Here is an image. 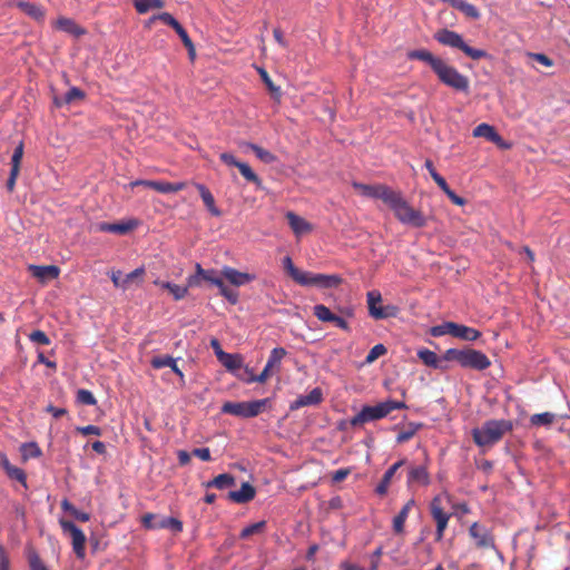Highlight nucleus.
<instances>
[{
	"label": "nucleus",
	"instance_id": "dca6fc26",
	"mask_svg": "<svg viewBox=\"0 0 570 570\" xmlns=\"http://www.w3.org/2000/svg\"><path fill=\"white\" fill-rule=\"evenodd\" d=\"M473 136L483 137L499 147L509 148V145L504 142L503 138L497 132L494 127L485 122L478 125L473 129Z\"/></svg>",
	"mask_w": 570,
	"mask_h": 570
},
{
	"label": "nucleus",
	"instance_id": "603ef678",
	"mask_svg": "<svg viewBox=\"0 0 570 570\" xmlns=\"http://www.w3.org/2000/svg\"><path fill=\"white\" fill-rule=\"evenodd\" d=\"M420 428H421V424L410 423L406 429L402 430L397 434L396 442L397 443L407 442L415 435V433L419 431Z\"/></svg>",
	"mask_w": 570,
	"mask_h": 570
},
{
	"label": "nucleus",
	"instance_id": "f704fd0d",
	"mask_svg": "<svg viewBox=\"0 0 570 570\" xmlns=\"http://www.w3.org/2000/svg\"><path fill=\"white\" fill-rule=\"evenodd\" d=\"M453 8L458 9L462 13H464L466 17L472 19H479L480 18V11L478 8L469 2H465L463 0H446Z\"/></svg>",
	"mask_w": 570,
	"mask_h": 570
},
{
	"label": "nucleus",
	"instance_id": "f03ea898",
	"mask_svg": "<svg viewBox=\"0 0 570 570\" xmlns=\"http://www.w3.org/2000/svg\"><path fill=\"white\" fill-rule=\"evenodd\" d=\"M513 424L509 420H488L481 428L472 430V438L478 446H492L498 443L505 433L511 432Z\"/></svg>",
	"mask_w": 570,
	"mask_h": 570
},
{
	"label": "nucleus",
	"instance_id": "338daca9",
	"mask_svg": "<svg viewBox=\"0 0 570 570\" xmlns=\"http://www.w3.org/2000/svg\"><path fill=\"white\" fill-rule=\"evenodd\" d=\"M110 278L116 287L126 289L125 282H124V275H122L121 271H111Z\"/></svg>",
	"mask_w": 570,
	"mask_h": 570
},
{
	"label": "nucleus",
	"instance_id": "c85d7f7f",
	"mask_svg": "<svg viewBox=\"0 0 570 570\" xmlns=\"http://www.w3.org/2000/svg\"><path fill=\"white\" fill-rule=\"evenodd\" d=\"M218 361L230 372H236L243 367V357L239 354L219 351Z\"/></svg>",
	"mask_w": 570,
	"mask_h": 570
},
{
	"label": "nucleus",
	"instance_id": "2f4dec72",
	"mask_svg": "<svg viewBox=\"0 0 570 570\" xmlns=\"http://www.w3.org/2000/svg\"><path fill=\"white\" fill-rule=\"evenodd\" d=\"M452 328V336L464 341H476L481 336V333L478 330L462 324L454 323V327Z\"/></svg>",
	"mask_w": 570,
	"mask_h": 570
},
{
	"label": "nucleus",
	"instance_id": "20e7f679",
	"mask_svg": "<svg viewBox=\"0 0 570 570\" xmlns=\"http://www.w3.org/2000/svg\"><path fill=\"white\" fill-rule=\"evenodd\" d=\"M444 358L446 361H455L462 367L478 371H483L491 365V361L483 352L473 348H449L444 354Z\"/></svg>",
	"mask_w": 570,
	"mask_h": 570
},
{
	"label": "nucleus",
	"instance_id": "1a4fd4ad",
	"mask_svg": "<svg viewBox=\"0 0 570 570\" xmlns=\"http://www.w3.org/2000/svg\"><path fill=\"white\" fill-rule=\"evenodd\" d=\"M368 314L374 320H386L390 317H396L399 314V307L395 305L375 306V303L382 302V295L379 291H370L366 294Z\"/></svg>",
	"mask_w": 570,
	"mask_h": 570
},
{
	"label": "nucleus",
	"instance_id": "2eb2a0df",
	"mask_svg": "<svg viewBox=\"0 0 570 570\" xmlns=\"http://www.w3.org/2000/svg\"><path fill=\"white\" fill-rule=\"evenodd\" d=\"M469 534L472 539H474L476 548L491 549L495 547L494 538L491 531L478 522H474L470 527Z\"/></svg>",
	"mask_w": 570,
	"mask_h": 570
},
{
	"label": "nucleus",
	"instance_id": "7ed1b4c3",
	"mask_svg": "<svg viewBox=\"0 0 570 570\" xmlns=\"http://www.w3.org/2000/svg\"><path fill=\"white\" fill-rule=\"evenodd\" d=\"M404 402L387 400L376 405H365L362 410L350 420L352 426H360L365 423L381 420L387 416L394 410L405 409Z\"/></svg>",
	"mask_w": 570,
	"mask_h": 570
},
{
	"label": "nucleus",
	"instance_id": "052dcab7",
	"mask_svg": "<svg viewBox=\"0 0 570 570\" xmlns=\"http://www.w3.org/2000/svg\"><path fill=\"white\" fill-rule=\"evenodd\" d=\"M527 56L547 68H550L554 65L553 60L544 53L528 52Z\"/></svg>",
	"mask_w": 570,
	"mask_h": 570
},
{
	"label": "nucleus",
	"instance_id": "69168bd1",
	"mask_svg": "<svg viewBox=\"0 0 570 570\" xmlns=\"http://www.w3.org/2000/svg\"><path fill=\"white\" fill-rule=\"evenodd\" d=\"M20 169L11 168L9 178L7 180L6 187L9 193H12L16 187V181L19 176Z\"/></svg>",
	"mask_w": 570,
	"mask_h": 570
},
{
	"label": "nucleus",
	"instance_id": "a19ab883",
	"mask_svg": "<svg viewBox=\"0 0 570 570\" xmlns=\"http://www.w3.org/2000/svg\"><path fill=\"white\" fill-rule=\"evenodd\" d=\"M235 484V478L232 474L223 473L215 476L207 483V487H214L217 489H226Z\"/></svg>",
	"mask_w": 570,
	"mask_h": 570
},
{
	"label": "nucleus",
	"instance_id": "79ce46f5",
	"mask_svg": "<svg viewBox=\"0 0 570 570\" xmlns=\"http://www.w3.org/2000/svg\"><path fill=\"white\" fill-rule=\"evenodd\" d=\"M157 529H170L175 533L183 531V522L173 517H165L157 521Z\"/></svg>",
	"mask_w": 570,
	"mask_h": 570
},
{
	"label": "nucleus",
	"instance_id": "ea45409f",
	"mask_svg": "<svg viewBox=\"0 0 570 570\" xmlns=\"http://www.w3.org/2000/svg\"><path fill=\"white\" fill-rule=\"evenodd\" d=\"M61 509L65 512L70 513L75 519L81 522H87L90 520V514L87 512L79 511L71 502L67 499L62 500Z\"/></svg>",
	"mask_w": 570,
	"mask_h": 570
},
{
	"label": "nucleus",
	"instance_id": "3c124183",
	"mask_svg": "<svg viewBox=\"0 0 570 570\" xmlns=\"http://www.w3.org/2000/svg\"><path fill=\"white\" fill-rule=\"evenodd\" d=\"M248 146L263 163L272 164L276 160V157L271 151L254 144H249Z\"/></svg>",
	"mask_w": 570,
	"mask_h": 570
},
{
	"label": "nucleus",
	"instance_id": "c756f323",
	"mask_svg": "<svg viewBox=\"0 0 570 570\" xmlns=\"http://www.w3.org/2000/svg\"><path fill=\"white\" fill-rule=\"evenodd\" d=\"M56 27L59 30H62V31L70 33L75 37H80L86 33V30L82 27L77 24L72 19L66 18V17L59 18L56 21Z\"/></svg>",
	"mask_w": 570,
	"mask_h": 570
},
{
	"label": "nucleus",
	"instance_id": "5fc2aeb1",
	"mask_svg": "<svg viewBox=\"0 0 570 570\" xmlns=\"http://www.w3.org/2000/svg\"><path fill=\"white\" fill-rule=\"evenodd\" d=\"M145 275V268L138 267L135 271L124 276L125 288L127 289L134 283H141L142 276Z\"/></svg>",
	"mask_w": 570,
	"mask_h": 570
},
{
	"label": "nucleus",
	"instance_id": "6ab92c4d",
	"mask_svg": "<svg viewBox=\"0 0 570 570\" xmlns=\"http://www.w3.org/2000/svg\"><path fill=\"white\" fill-rule=\"evenodd\" d=\"M431 482L430 474L425 464L411 465L407 471V484H419L426 487Z\"/></svg>",
	"mask_w": 570,
	"mask_h": 570
},
{
	"label": "nucleus",
	"instance_id": "bf43d9fd",
	"mask_svg": "<svg viewBox=\"0 0 570 570\" xmlns=\"http://www.w3.org/2000/svg\"><path fill=\"white\" fill-rule=\"evenodd\" d=\"M77 401L85 405H95L97 403L96 397L94 394L85 389H80L77 392Z\"/></svg>",
	"mask_w": 570,
	"mask_h": 570
},
{
	"label": "nucleus",
	"instance_id": "0e129e2a",
	"mask_svg": "<svg viewBox=\"0 0 570 570\" xmlns=\"http://www.w3.org/2000/svg\"><path fill=\"white\" fill-rule=\"evenodd\" d=\"M156 515L154 513H146L141 518V524L148 530L157 529V521L155 522Z\"/></svg>",
	"mask_w": 570,
	"mask_h": 570
},
{
	"label": "nucleus",
	"instance_id": "6e6552de",
	"mask_svg": "<svg viewBox=\"0 0 570 570\" xmlns=\"http://www.w3.org/2000/svg\"><path fill=\"white\" fill-rule=\"evenodd\" d=\"M434 72L439 80L448 87L464 92L469 90V78L460 73L454 67L448 65L444 60L440 61L434 69Z\"/></svg>",
	"mask_w": 570,
	"mask_h": 570
},
{
	"label": "nucleus",
	"instance_id": "774afa93",
	"mask_svg": "<svg viewBox=\"0 0 570 570\" xmlns=\"http://www.w3.org/2000/svg\"><path fill=\"white\" fill-rule=\"evenodd\" d=\"M219 158L220 160L228 165V166H234V167H237L238 168V165L242 164V161H238L232 154L229 153H222L219 155Z\"/></svg>",
	"mask_w": 570,
	"mask_h": 570
},
{
	"label": "nucleus",
	"instance_id": "de8ad7c7",
	"mask_svg": "<svg viewBox=\"0 0 570 570\" xmlns=\"http://www.w3.org/2000/svg\"><path fill=\"white\" fill-rule=\"evenodd\" d=\"M283 265L288 275L297 283L299 284L301 277H303L305 271H301L293 264V261L289 256L284 257Z\"/></svg>",
	"mask_w": 570,
	"mask_h": 570
},
{
	"label": "nucleus",
	"instance_id": "09e8293b",
	"mask_svg": "<svg viewBox=\"0 0 570 570\" xmlns=\"http://www.w3.org/2000/svg\"><path fill=\"white\" fill-rule=\"evenodd\" d=\"M27 559L30 570H48L35 549L28 550Z\"/></svg>",
	"mask_w": 570,
	"mask_h": 570
},
{
	"label": "nucleus",
	"instance_id": "4468645a",
	"mask_svg": "<svg viewBox=\"0 0 570 570\" xmlns=\"http://www.w3.org/2000/svg\"><path fill=\"white\" fill-rule=\"evenodd\" d=\"M313 314L321 322L333 323L336 327L343 330L344 332H351V326L347 321L344 317L333 313L327 306L323 304L315 305L313 307Z\"/></svg>",
	"mask_w": 570,
	"mask_h": 570
},
{
	"label": "nucleus",
	"instance_id": "e2e57ef3",
	"mask_svg": "<svg viewBox=\"0 0 570 570\" xmlns=\"http://www.w3.org/2000/svg\"><path fill=\"white\" fill-rule=\"evenodd\" d=\"M23 157V142L20 141L14 148L11 157V168L20 169L21 159Z\"/></svg>",
	"mask_w": 570,
	"mask_h": 570
},
{
	"label": "nucleus",
	"instance_id": "13d9d810",
	"mask_svg": "<svg viewBox=\"0 0 570 570\" xmlns=\"http://www.w3.org/2000/svg\"><path fill=\"white\" fill-rule=\"evenodd\" d=\"M8 478L11 479V480H16L18 481L19 483H21L24 488H28V484H27V474L26 472L18 468V466H13L12 469H10L8 472H6Z\"/></svg>",
	"mask_w": 570,
	"mask_h": 570
},
{
	"label": "nucleus",
	"instance_id": "412c9836",
	"mask_svg": "<svg viewBox=\"0 0 570 570\" xmlns=\"http://www.w3.org/2000/svg\"><path fill=\"white\" fill-rule=\"evenodd\" d=\"M323 401V392L320 387L313 389L308 394L298 396L289 406L292 411L303 406L317 405Z\"/></svg>",
	"mask_w": 570,
	"mask_h": 570
},
{
	"label": "nucleus",
	"instance_id": "f3484780",
	"mask_svg": "<svg viewBox=\"0 0 570 570\" xmlns=\"http://www.w3.org/2000/svg\"><path fill=\"white\" fill-rule=\"evenodd\" d=\"M32 276L41 283L58 278L60 268L56 265H30Z\"/></svg>",
	"mask_w": 570,
	"mask_h": 570
},
{
	"label": "nucleus",
	"instance_id": "49530a36",
	"mask_svg": "<svg viewBox=\"0 0 570 570\" xmlns=\"http://www.w3.org/2000/svg\"><path fill=\"white\" fill-rule=\"evenodd\" d=\"M417 356L426 366L439 367V357L433 351L422 348L417 352Z\"/></svg>",
	"mask_w": 570,
	"mask_h": 570
},
{
	"label": "nucleus",
	"instance_id": "9d476101",
	"mask_svg": "<svg viewBox=\"0 0 570 570\" xmlns=\"http://www.w3.org/2000/svg\"><path fill=\"white\" fill-rule=\"evenodd\" d=\"M430 513L436 523L435 540L441 541L448 528L451 514L444 510L441 495H435L430 503Z\"/></svg>",
	"mask_w": 570,
	"mask_h": 570
},
{
	"label": "nucleus",
	"instance_id": "39448f33",
	"mask_svg": "<svg viewBox=\"0 0 570 570\" xmlns=\"http://www.w3.org/2000/svg\"><path fill=\"white\" fill-rule=\"evenodd\" d=\"M434 39L446 47L459 49L463 51L469 58L473 60H480L482 58L488 57V52L482 49H475L470 47L455 31L449 30L446 28L440 29L434 33Z\"/></svg>",
	"mask_w": 570,
	"mask_h": 570
},
{
	"label": "nucleus",
	"instance_id": "393cba45",
	"mask_svg": "<svg viewBox=\"0 0 570 570\" xmlns=\"http://www.w3.org/2000/svg\"><path fill=\"white\" fill-rule=\"evenodd\" d=\"M405 464V459H402L397 462H395L393 465H391L386 472L384 473L381 482L377 484L376 487V493L380 494V495H384L386 494L387 490H389V487H390V483L394 476V474L396 473V471Z\"/></svg>",
	"mask_w": 570,
	"mask_h": 570
},
{
	"label": "nucleus",
	"instance_id": "7c9ffc66",
	"mask_svg": "<svg viewBox=\"0 0 570 570\" xmlns=\"http://www.w3.org/2000/svg\"><path fill=\"white\" fill-rule=\"evenodd\" d=\"M17 8H19L23 13L29 16L30 18L41 21L45 18V10L41 6H38L32 2L28 1H17L16 2Z\"/></svg>",
	"mask_w": 570,
	"mask_h": 570
},
{
	"label": "nucleus",
	"instance_id": "c03bdc74",
	"mask_svg": "<svg viewBox=\"0 0 570 570\" xmlns=\"http://www.w3.org/2000/svg\"><path fill=\"white\" fill-rule=\"evenodd\" d=\"M20 452L23 461L33 458H39L41 455V450L36 442L21 444Z\"/></svg>",
	"mask_w": 570,
	"mask_h": 570
},
{
	"label": "nucleus",
	"instance_id": "5701e85b",
	"mask_svg": "<svg viewBox=\"0 0 570 570\" xmlns=\"http://www.w3.org/2000/svg\"><path fill=\"white\" fill-rule=\"evenodd\" d=\"M194 185H195L196 189L199 191V195L204 202V205L208 209V212L213 216L219 217L222 215V212L216 206L215 198H214L213 194L210 193V190L203 184L195 183Z\"/></svg>",
	"mask_w": 570,
	"mask_h": 570
},
{
	"label": "nucleus",
	"instance_id": "423d86ee",
	"mask_svg": "<svg viewBox=\"0 0 570 570\" xmlns=\"http://www.w3.org/2000/svg\"><path fill=\"white\" fill-rule=\"evenodd\" d=\"M196 275L188 278L189 286L199 285V278H202L218 287L219 294L224 296L230 304H236L238 302V292L226 286L223 278L217 275L215 269H204L200 264H196Z\"/></svg>",
	"mask_w": 570,
	"mask_h": 570
},
{
	"label": "nucleus",
	"instance_id": "b1692460",
	"mask_svg": "<svg viewBox=\"0 0 570 570\" xmlns=\"http://www.w3.org/2000/svg\"><path fill=\"white\" fill-rule=\"evenodd\" d=\"M406 56H407V59H410V60H420V61L428 63L432 68L433 71L436 68V66L440 63V61L442 60L441 58L434 56L432 52H430L426 49L411 50L407 52Z\"/></svg>",
	"mask_w": 570,
	"mask_h": 570
},
{
	"label": "nucleus",
	"instance_id": "4be33fe9",
	"mask_svg": "<svg viewBox=\"0 0 570 570\" xmlns=\"http://www.w3.org/2000/svg\"><path fill=\"white\" fill-rule=\"evenodd\" d=\"M255 488L248 482H244L239 490L230 491L228 498L236 503H247L255 497Z\"/></svg>",
	"mask_w": 570,
	"mask_h": 570
},
{
	"label": "nucleus",
	"instance_id": "c9c22d12",
	"mask_svg": "<svg viewBox=\"0 0 570 570\" xmlns=\"http://www.w3.org/2000/svg\"><path fill=\"white\" fill-rule=\"evenodd\" d=\"M130 186H146L161 194L170 193V183L164 180H135L130 183Z\"/></svg>",
	"mask_w": 570,
	"mask_h": 570
},
{
	"label": "nucleus",
	"instance_id": "864d4df0",
	"mask_svg": "<svg viewBox=\"0 0 570 570\" xmlns=\"http://www.w3.org/2000/svg\"><path fill=\"white\" fill-rule=\"evenodd\" d=\"M265 527H266L265 521H259V522L249 524L242 530L239 537L242 539H247L250 535L262 533L264 531Z\"/></svg>",
	"mask_w": 570,
	"mask_h": 570
},
{
	"label": "nucleus",
	"instance_id": "473e14b6",
	"mask_svg": "<svg viewBox=\"0 0 570 570\" xmlns=\"http://www.w3.org/2000/svg\"><path fill=\"white\" fill-rule=\"evenodd\" d=\"M287 352L284 347H274L268 356L266 367L272 370L274 373L281 371L282 360L286 356Z\"/></svg>",
	"mask_w": 570,
	"mask_h": 570
},
{
	"label": "nucleus",
	"instance_id": "a18cd8bd",
	"mask_svg": "<svg viewBox=\"0 0 570 570\" xmlns=\"http://www.w3.org/2000/svg\"><path fill=\"white\" fill-rule=\"evenodd\" d=\"M155 284L159 285L163 288H167L170 292V294L175 297V299H181L187 294V287H185V286H179L176 284H171L169 282H159V281L155 282Z\"/></svg>",
	"mask_w": 570,
	"mask_h": 570
},
{
	"label": "nucleus",
	"instance_id": "e433bc0d",
	"mask_svg": "<svg viewBox=\"0 0 570 570\" xmlns=\"http://www.w3.org/2000/svg\"><path fill=\"white\" fill-rule=\"evenodd\" d=\"M247 372H248V376L238 375V380H240L247 384H250L254 382L265 383L272 375L275 374L272 370H269L266 366L258 375H255L254 371H247Z\"/></svg>",
	"mask_w": 570,
	"mask_h": 570
},
{
	"label": "nucleus",
	"instance_id": "a211bd4d",
	"mask_svg": "<svg viewBox=\"0 0 570 570\" xmlns=\"http://www.w3.org/2000/svg\"><path fill=\"white\" fill-rule=\"evenodd\" d=\"M286 219L291 229L297 237L308 234L313 230V225L294 212H287Z\"/></svg>",
	"mask_w": 570,
	"mask_h": 570
},
{
	"label": "nucleus",
	"instance_id": "f8f14e48",
	"mask_svg": "<svg viewBox=\"0 0 570 570\" xmlns=\"http://www.w3.org/2000/svg\"><path fill=\"white\" fill-rule=\"evenodd\" d=\"M341 283L342 278L338 275L315 274L311 272H305L299 279V285L302 286H316L320 288L337 287Z\"/></svg>",
	"mask_w": 570,
	"mask_h": 570
},
{
	"label": "nucleus",
	"instance_id": "58836bf2",
	"mask_svg": "<svg viewBox=\"0 0 570 570\" xmlns=\"http://www.w3.org/2000/svg\"><path fill=\"white\" fill-rule=\"evenodd\" d=\"M554 413L543 412L531 415L530 423L533 426H550L554 422Z\"/></svg>",
	"mask_w": 570,
	"mask_h": 570
},
{
	"label": "nucleus",
	"instance_id": "a878e982",
	"mask_svg": "<svg viewBox=\"0 0 570 570\" xmlns=\"http://www.w3.org/2000/svg\"><path fill=\"white\" fill-rule=\"evenodd\" d=\"M137 226L136 222H127V223H100L98 225V230L105 232V233H114V234H127L128 232L132 230Z\"/></svg>",
	"mask_w": 570,
	"mask_h": 570
},
{
	"label": "nucleus",
	"instance_id": "ddd939ff",
	"mask_svg": "<svg viewBox=\"0 0 570 570\" xmlns=\"http://www.w3.org/2000/svg\"><path fill=\"white\" fill-rule=\"evenodd\" d=\"M341 283L342 278L338 275L315 274L311 272H305L299 279V285L302 286H316L320 288L337 287Z\"/></svg>",
	"mask_w": 570,
	"mask_h": 570
},
{
	"label": "nucleus",
	"instance_id": "8fccbe9b",
	"mask_svg": "<svg viewBox=\"0 0 570 570\" xmlns=\"http://www.w3.org/2000/svg\"><path fill=\"white\" fill-rule=\"evenodd\" d=\"M238 169L247 181L255 184L257 187L262 186V179L253 171V169L246 163H242L240 165H238Z\"/></svg>",
	"mask_w": 570,
	"mask_h": 570
},
{
	"label": "nucleus",
	"instance_id": "37998d69",
	"mask_svg": "<svg viewBox=\"0 0 570 570\" xmlns=\"http://www.w3.org/2000/svg\"><path fill=\"white\" fill-rule=\"evenodd\" d=\"M258 72H259V76H261L263 82L266 85L268 91L271 92L272 97L278 101L282 96L279 87L274 85L268 72L264 68H259Z\"/></svg>",
	"mask_w": 570,
	"mask_h": 570
},
{
	"label": "nucleus",
	"instance_id": "aec40b11",
	"mask_svg": "<svg viewBox=\"0 0 570 570\" xmlns=\"http://www.w3.org/2000/svg\"><path fill=\"white\" fill-rule=\"evenodd\" d=\"M222 275L234 286H243L255 279V275L239 272L229 266L222 269Z\"/></svg>",
	"mask_w": 570,
	"mask_h": 570
},
{
	"label": "nucleus",
	"instance_id": "f257e3e1",
	"mask_svg": "<svg viewBox=\"0 0 570 570\" xmlns=\"http://www.w3.org/2000/svg\"><path fill=\"white\" fill-rule=\"evenodd\" d=\"M352 187L363 197L381 199L393 212L395 218L403 225L423 228L433 216L425 215L421 209L414 208L399 190H393L386 185H366L357 181Z\"/></svg>",
	"mask_w": 570,
	"mask_h": 570
},
{
	"label": "nucleus",
	"instance_id": "72a5a7b5",
	"mask_svg": "<svg viewBox=\"0 0 570 570\" xmlns=\"http://www.w3.org/2000/svg\"><path fill=\"white\" fill-rule=\"evenodd\" d=\"M86 97V94L83 90H81L78 87L70 88L62 99L56 97L55 98V105L57 107H61L62 105H70L75 102L76 100H83Z\"/></svg>",
	"mask_w": 570,
	"mask_h": 570
},
{
	"label": "nucleus",
	"instance_id": "0eeeda50",
	"mask_svg": "<svg viewBox=\"0 0 570 570\" xmlns=\"http://www.w3.org/2000/svg\"><path fill=\"white\" fill-rule=\"evenodd\" d=\"M268 399L249 402H225L222 405V413L243 419H250L259 415L264 411Z\"/></svg>",
	"mask_w": 570,
	"mask_h": 570
},
{
	"label": "nucleus",
	"instance_id": "6e6d98bb",
	"mask_svg": "<svg viewBox=\"0 0 570 570\" xmlns=\"http://www.w3.org/2000/svg\"><path fill=\"white\" fill-rule=\"evenodd\" d=\"M452 327H454V322H444L440 325L433 326L431 328V335L434 337H440V336L448 335V334L452 335L453 334Z\"/></svg>",
	"mask_w": 570,
	"mask_h": 570
},
{
	"label": "nucleus",
	"instance_id": "cd10ccee",
	"mask_svg": "<svg viewBox=\"0 0 570 570\" xmlns=\"http://www.w3.org/2000/svg\"><path fill=\"white\" fill-rule=\"evenodd\" d=\"M151 366L154 368H171V371L177 374L181 380H184V374L180 368L177 366V362L174 357L169 355L155 356L151 360Z\"/></svg>",
	"mask_w": 570,
	"mask_h": 570
},
{
	"label": "nucleus",
	"instance_id": "680f3d73",
	"mask_svg": "<svg viewBox=\"0 0 570 570\" xmlns=\"http://www.w3.org/2000/svg\"><path fill=\"white\" fill-rule=\"evenodd\" d=\"M29 340L33 343L41 344V345H49L50 338L48 335L40 330L33 331L29 334Z\"/></svg>",
	"mask_w": 570,
	"mask_h": 570
},
{
	"label": "nucleus",
	"instance_id": "4c0bfd02",
	"mask_svg": "<svg viewBox=\"0 0 570 570\" xmlns=\"http://www.w3.org/2000/svg\"><path fill=\"white\" fill-rule=\"evenodd\" d=\"M134 6L138 13H147L151 9H161L165 6L164 0H135Z\"/></svg>",
	"mask_w": 570,
	"mask_h": 570
},
{
	"label": "nucleus",
	"instance_id": "9b49d317",
	"mask_svg": "<svg viewBox=\"0 0 570 570\" xmlns=\"http://www.w3.org/2000/svg\"><path fill=\"white\" fill-rule=\"evenodd\" d=\"M59 524L65 533L71 537L73 552L77 558L83 559L86 556V535L80 528L72 521L60 519Z\"/></svg>",
	"mask_w": 570,
	"mask_h": 570
},
{
	"label": "nucleus",
	"instance_id": "4d7b16f0",
	"mask_svg": "<svg viewBox=\"0 0 570 570\" xmlns=\"http://www.w3.org/2000/svg\"><path fill=\"white\" fill-rule=\"evenodd\" d=\"M387 353V348L383 344H376L374 345L368 354L366 355L365 362L367 364H371L375 362L379 357L385 355Z\"/></svg>",
	"mask_w": 570,
	"mask_h": 570
},
{
	"label": "nucleus",
	"instance_id": "bb28decb",
	"mask_svg": "<svg viewBox=\"0 0 570 570\" xmlns=\"http://www.w3.org/2000/svg\"><path fill=\"white\" fill-rule=\"evenodd\" d=\"M415 505V501L410 499L401 509V511L393 519V531L396 534H402L404 532V524L409 517L410 511Z\"/></svg>",
	"mask_w": 570,
	"mask_h": 570
}]
</instances>
